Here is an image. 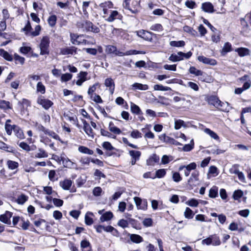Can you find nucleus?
<instances>
[{
	"label": "nucleus",
	"instance_id": "nucleus-1",
	"mask_svg": "<svg viewBox=\"0 0 251 251\" xmlns=\"http://www.w3.org/2000/svg\"><path fill=\"white\" fill-rule=\"evenodd\" d=\"M50 40V37L48 36H44L41 40L39 48L40 49V54H49V46Z\"/></svg>",
	"mask_w": 251,
	"mask_h": 251
},
{
	"label": "nucleus",
	"instance_id": "nucleus-2",
	"mask_svg": "<svg viewBox=\"0 0 251 251\" xmlns=\"http://www.w3.org/2000/svg\"><path fill=\"white\" fill-rule=\"evenodd\" d=\"M37 102L46 110L49 109L53 104L51 100L45 99L44 97L42 96L38 97Z\"/></svg>",
	"mask_w": 251,
	"mask_h": 251
},
{
	"label": "nucleus",
	"instance_id": "nucleus-3",
	"mask_svg": "<svg viewBox=\"0 0 251 251\" xmlns=\"http://www.w3.org/2000/svg\"><path fill=\"white\" fill-rule=\"evenodd\" d=\"M134 202L138 209L146 210L148 207V202L147 200H142L139 197H135L134 198Z\"/></svg>",
	"mask_w": 251,
	"mask_h": 251
},
{
	"label": "nucleus",
	"instance_id": "nucleus-4",
	"mask_svg": "<svg viewBox=\"0 0 251 251\" xmlns=\"http://www.w3.org/2000/svg\"><path fill=\"white\" fill-rule=\"evenodd\" d=\"M137 34L139 37H141L145 40L151 41L152 40V33L144 30H141L137 32Z\"/></svg>",
	"mask_w": 251,
	"mask_h": 251
},
{
	"label": "nucleus",
	"instance_id": "nucleus-5",
	"mask_svg": "<svg viewBox=\"0 0 251 251\" xmlns=\"http://www.w3.org/2000/svg\"><path fill=\"white\" fill-rule=\"evenodd\" d=\"M207 102L209 104L213 105L216 108H218L220 106H222L223 103L216 96H210L207 99Z\"/></svg>",
	"mask_w": 251,
	"mask_h": 251
},
{
	"label": "nucleus",
	"instance_id": "nucleus-6",
	"mask_svg": "<svg viewBox=\"0 0 251 251\" xmlns=\"http://www.w3.org/2000/svg\"><path fill=\"white\" fill-rule=\"evenodd\" d=\"M122 16L116 10H110L109 16L106 19V20L109 22H112L116 19H121Z\"/></svg>",
	"mask_w": 251,
	"mask_h": 251
},
{
	"label": "nucleus",
	"instance_id": "nucleus-7",
	"mask_svg": "<svg viewBox=\"0 0 251 251\" xmlns=\"http://www.w3.org/2000/svg\"><path fill=\"white\" fill-rule=\"evenodd\" d=\"M13 213L10 211H6L4 214L0 215V221L7 224L10 225V218L12 217Z\"/></svg>",
	"mask_w": 251,
	"mask_h": 251
},
{
	"label": "nucleus",
	"instance_id": "nucleus-8",
	"mask_svg": "<svg viewBox=\"0 0 251 251\" xmlns=\"http://www.w3.org/2000/svg\"><path fill=\"white\" fill-rule=\"evenodd\" d=\"M198 59L199 61L205 64H209L212 66H215L217 64V61L214 59L207 58L204 56H199L198 57Z\"/></svg>",
	"mask_w": 251,
	"mask_h": 251
},
{
	"label": "nucleus",
	"instance_id": "nucleus-9",
	"mask_svg": "<svg viewBox=\"0 0 251 251\" xmlns=\"http://www.w3.org/2000/svg\"><path fill=\"white\" fill-rule=\"evenodd\" d=\"M201 9L205 12L213 13L214 12V6L210 2H205L201 4Z\"/></svg>",
	"mask_w": 251,
	"mask_h": 251
},
{
	"label": "nucleus",
	"instance_id": "nucleus-10",
	"mask_svg": "<svg viewBox=\"0 0 251 251\" xmlns=\"http://www.w3.org/2000/svg\"><path fill=\"white\" fill-rule=\"evenodd\" d=\"M159 138L161 141H162L163 142L175 145L178 144V143L173 138L166 136L165 134L160 135L159 136Z\"/></svg>",
	"mask_w": 251,
	"mask_h": 251
},
{
	"label": "nucleus",
	"instance_id": "nucleus-11",
	"mask_svg": "<svg viewBox=\"0 0 251 251\" xmlns=\"http://www.w3.org/2000/svg\"><path fill=\"white\" fill-rule=\"evenodd\" d=\"M104 85L109 88V90L111 94H113L115 89V83L111 78H107L105 80Z\"/></svg>",
	"mask_w": 251,
	"mask_h": 251
},
{
	"label": "nucleus",
	"instance_id": "nucleus-12",
	"mask_svg": "<svg viewBox=\"0 0 251 251\" xmlns=\"http://www.w3.org/2000/svg\"><path fill=\"white\" fill-rule=\"evenodd\" d=\"M83 129L85 133L91 138H94V133L93 129L90 126L89 124L85 121H83Z\"/></svg>",
	"mask_w": 251,
	"mask_h": 251
},
{
	"label": "nucleus",
	"instance_id": "nucleus-13",
	"mask_svg": "<svg viewBox=\"0 0 251 251\" xmlns=\"http://www.w3.org/2000/svg\"><path fill=\"white\" fill-rule=\"evenodd\" d=\"M235 52H237L240 57H244L250 55L251 51L249 49L246 48H238L235 49Z\"/></svg>",
	"mask_w": 251,
	"mask_h": 251
},
{
	"label": "nucleus",
	"instance_id": "nucleus-14",
	"mask_svg": "<svg viewBox=\"0 0 251 251\" xmlns=\"http://www.w3.org/2000/svg\"><path fill=\"white\" fill-rule=\"evenodd\" d=\"M92 23L89 21H84L77 24L78 27L82 28L83 31H90V27H92Z\"/></svg>",
	"mask_w": 251,
	"mask_h": 251
},
{
	"label": "nucleus",
	"instance_id": "nucleus-15",
	"mask_svg": "<svg viewBox=\"0 0 251 251\" xmlns=\"http://www.w3.org/2000/svg\"><path fill=\"white\" fill-rule=\"evenodd\" d=\"M72 185V181L66 179L60 182V186L65 190H68Z\"/></svg>",
	"mask_w": 251,
	"mask_h": 251
},
{
	"label": "nucleus",
	"instance_id": "nucleus-16",
	"mask_svg": "<svg viewBox=\"0 0 251 251\" xmlns=\"http://www.w3.org/2000/svg\"><path fill=\"white\" fill-rule=\"evenodd\" d=\"M181 51L178 52L176 54H172L169 58V60L172 62H177L183 60L182 54H181Z\"/></svg>",
	"mask_w": 251,
	"mask_h": 251
},
{
	"label": "nucleus",
	"instance_id": "nucleus-17",
	"mask_svg": "<svg viewBox=\"0 0 251 251\" xmlns=\"http://www.w3.org/2000/svg\"><path fill=\"white\" fill-rule=\"evenodd\" d=\"M71 37L72 39V43L76 45H79L83 43L84 42H86V40H83L82 41L80 39L81 35H76L75 34H71Z\"/></svg>",
	"mask_w": 251,
	"mask_h": 251
},
{
	"label": "nucleus",
	"instance_id": "nucleus-18",
	"mask_svg": "<svg viewBox=\"0 0 251 251\" xmlns=\"http://www.w3.org/2000/svg\"><path fill=\"white\" fill-rule=\"evenodd\" d=\"M131 241L135 243L139 244L143 241V238L139 235L136 234H129Z\"/></svg>",
	"mask_w": 251,
	"mask_h": 251
},
{
	"label": "nucleus",
	"instance_id": "nucleus-19",
	"mask_svg": "<svg viewBox=\"0 0 251 251\" xmlns=\"http://www.w3.org/2000/svg\"><path fill=\"white\" fill-rule=\"evenodd\" d=\"M232 50L231 44L228 42H226L225 43L222 50L221 54L223 55H225L227 52L231 51Z\"/></svg>",
	"mask_w": 251,
	"mask_h": 251
},
{
	"label": "nucleus",
	"instance_id": "nucleus-20",
	"mask_svg": "<svg viewBox=\"0 0 251 251\" xmlns=\"http://www.w3.org/2000/svg\"><path fill=\"white\" fill-rule=\"evenodd\" d=\"M117 48L116 46L108 45L105 46V52L109 54H114L115 55Z\"/></svg>",
	"mask_w": 251,
	"mask_h": 251
},
{
	"label": "nucleus",
	"instance_id": "nucleus-21",
	"mask_svg": "<svg viewBox=\"0 0 251 251\" xmlns=\"http://www.w3.org/2000/svg\"><path fill=\"white\" fill-rule=\"evenodd\" d=\"M113 216V215L111 212H106L101 216L100 220L101 222L107 221L111 220Z\"/></svg>",
	"mask_w": 251,
	"mask_h": 251
},
{
	"label": "nucleus",
	"instance_id": "nucleus-22",
	"mask_svg": "<svg viewBox=\"0 0 251 251\" xmlns=\"http://www.w3.org/2000/svg\"><path fill=\"white\" fill-rule=\"evenodd\" d=\"M109 130L115 134H120L121 133V130L120 128L114 126L112 122L109 123L108 126Z\"/></svg>",
	"mask_w": 251,
	"mask_h": 251
},
{
	"label": "nucleus",
	"instance_id": "nucleus-23",
	"mask_svg": "<svg viewBox=\"0 0 251 251\" xmlns=\"http://www.w3.org/2000/svg\"><path fill=\"white\" fill-rule=\"evenodd\" d=\"M133 90H147L148 89L149 87L146 84H142L138 83H134L132 85Z\"/></svg>",
	"mask_w": 251,
	"mask_h": 251
},
{
	"label": "nucleus",
	"instance_id": "nucleus-24",
	"mask_svg": "<svg viewBox=\"0 0 251 251\" xmlns=\"http://www.w3.org/2000/svg\"><path fill=\"white\" fill-rule=\"evenodd\" d=\"M130 109L132 113L135 114L136 115H140L142 114V112L140 108V107L134 104V103L131 102L130 104Z\"/></svg>",
	"mask_w": 251,
	"mask_h": 251
},
{
	"label": "nucleus",
	"instance_id": "nucleus-25",
	"mask_svg": "<svg viewBox=\"0 0 251 251\" xmlns=\"http://www.w3.org/2000/svg\"><path fill=\"white\" fill-rule=\"evenodd\" d=\"M14 132L16 137L19 139H22L25 138L24 134L22 129L18 126H15Z\"/></svg>",
	"mask_w": 251,
	"mask_h": 251
},
{
	"label": "nucleus",
	"instance_id": "nucleus-26",
	"mask_svg": "<svg viewBox=\"0 0 251 251\" xmlns=\"http://www.w3.org/2000/svg\"><path fill=\"white\" fill-rule=\"evenodd\" d=\"M0 55L7 61H11L13 60L12 56L3 49H0Z\"/></svg>",
	"mask_w": 251,
	"mask_h": 251
},
{
	"label": "nucleus",
	"instance_id": "nucleus-27",
	"mask_svg": "<svg viewBox=\"0 0 251 251\" xmlns=\"http://www.w3.org/2000/svg\"><path fill=\"white\" fill-rule=\"evenodd\" d=\"M0 108L4 110L11 109L10 103L8 101L0 100Z\"/></svg>",
	"mask_w": 251,
	"mask_h": 251
},
{
	"label": "nucleus",
	"instance_id": "nucleus-28",
	"mask_svg": "<svg viewBox=\"0 0 251 251\" xmlns=\"http://www.w3.org/2000/svg\"><path fill=\"white\" fill-rule=\"evenodd\" d=\"M48 156V153L41 149H39L38 151L34 154V157L37 158H45L47 157Z\"/></svg>",
	"mask_w": 251,
	"mask_h": 251
},
{
	"label": "nucleus",
	"instance_id": "nucleus-29",
	"mask_svg": "<svg viewBox=\"0 0 251 251\" xmlns=\"http://www.w3.org/2000/svg\"><path fill=\"white\" fill-rule=\"evenodd\" d=\"M129 154L132 158L139 160L141 155V152L138 151L131 150L129 151Z\"/></svg>",
	"mask_w": 251,
	"mask_h": 251
},
{
	"label": "nucleus",
	"instance_id": "nucleus-30",
	"mask_svg": "<svg viewBox=\"0 0 251 251\" xmlns=\"http://www.w3.org/2000/svg\"><path fill=\"white\" fill-rule=\"evenodd\" d=\"M80 247L83 251H89L90 243L87 240H83L80 243Z\"/></svg>",
	"mask_w": 251,
	"mask_h": 251
},
{
	"label": "nucleus",
	"instance_id": "nucleus-31",
	"mask_svg": "<svg viewBox=\"0 0 251 251\" xmlns=\"http://www.w3.org/2000/svg\"><path fill=\"white\" fill-rule=\"evenodd\" d=\"M28 197L25 194H21L19 195L16 201L19 204H24L27 200Z\"/></svg>",
	"mask_w": 251,
	"mask_h": 251
},
{
	"label": "nucleus",
	"instance_id": "nucleus-32",
	"mask_svg": "<svg viewBox=\"0 0 251 251\" xmlns=\"http://www.w3.org/2000/svg\"><path fill=\"white\" fill-rule=\"evenodd\" d=\"M218 188L216 186H213L209 191V197L211 198H215L218 196Z\"/></svg>",
	"mask_w": 251,
	"mask_h": 251
},
{
	"label": "nucleus",
	"instance_id": "nucleus-33",
	"mask_svg": "<svg viewBox=\"0 0 251 251\" xmlns=\"http://www.w3.org/2000/svg\"><path fill=\"white\" fill-rule=\"evenodd\" d=\"M78 150L79 152L81 153L89 155H92L94 153L92 150L88 149L87 147L83 146H79L78 147Z\"/></svg>",
	"mask_w": 251,
	"mask_h": 251
},
{
	"label": "nucleus",
	"instance_id": "nucleus-34",
	"mask_svg": "<svg viewBox=\"0 0 251 251\" xmlns=\"http://www.w3.org/2000/svg\"><path fill=\"white\" fill-rule=\"evenodd\" d=\"M7 165L9 169L13 170L17 169L19 164L16 161L9 160L7 162Z\"/></svg>",
	"mask_w": 251,
	"mask_h": 251
},
{
	"label": "nucleus",
	"instance_id": "nucleus-35",
	"mask_svg": "<svg viewBox=\"0 0 251 251\" xmlns=\"http://www.w3.org/2000/svg\"><path fill=\"white\" fill-rule=\"evenodd\" d=\"M185 45V43L184 41H172L170 42V45L175 47H183Z\"/></svg>",
	"mask_w": 251,
	"mask_h": 251
},
{
	"label": "nucleus",
	"instance_id": "nucleus-36",
	"mask_svg": "<svg viewBox=\"0 0 251 251\" xmlns=\"http://www.w3.org/2000/svg\"><path fill=\"white\" fill-rule=\"evenodd\" d=\"M74 52L73 48H65L61 49L60 52L63 55L73 54Z\"/></svg>",
	"mask_w": 251,
	"mask_h": 251
},
{
	"label": "nucleus",
	"instance_id": "nucleus-37",
	"mask_svg": "<svg viewBox=\"0 0 251 251\" xmlns=\"http://www.w3.org/2000/svg\"><path fill=\"white\" fill-rule=\"evenodd\" d=\"M154 90L167 91L171 90V88L167 86H164L161 84H155L153 86Z\"/></svg>",
	"mask_w": 251,
	"mask_h": 251
},
{
	"label": "nucleus",
	"instance_id": "nucleus-38",
	"mask_svg": "<svg viewBox=\"0 0 251 251\" xmlns=\"http://www.w3.org/2000/svg\"><path fill=\"white\" fill-rule=\"evenodd\" d=\"M185 126V123L182 120H175L174 128L176 130L180 129L182 126Z\"/></svg>",
	"mask_w": 251,
	"mask_h": 251
},
{
	"label": "nucleus",
	"instance_id": "nucleus-39",
	"mask_svg": "<svg viewBox=\"0 0 251 251\" xmlns=\"http://www.w3.org/2000/svg\"><path fill=\"white\" fill-rule=\"evenodd\" d=\"M15 126H16V125H11L10 124L5 123V129L6 131V133L8 135H10L12 134V131L14 130Z\"/></svg>",
	"mask_w": 251,
	"mask_h": 251
},
{
	"label": "nucleus",
	"instance_id": "nucleus-40",
	"mask_svg": "<svg viewBox=\"0 0 251 251\" xmlns=\"http://www.w3.org/2000/svg\"><path fill=\"white\" fill-rule=\"evenodd\" d=\"M189 72L196 76L202 75L203 72L201 70L197 69L195 67H191L189 69Z\"/></svg>",
	"mask_w": 251,
	"mask_h": 251
},
{
	"label": "nucleus",
	"instance_id": "nucleus-41",
	"mask_svg": "<svg viewBox=\"0 0 251 251\" xmlns=\"http://www.w3.org/2000/svg\"><path fill=\"white\" fill-rule=\"evenodd\" d=\"M184 216L187 219H192L194 215L193 211L189 207H186L184 213Z\"/></svg>",
	"mask_w": 251,
	"mask_h": 251
},
{
	"label": "nucleus",
	"instance_id": "nucleus-42",
	"mask_svg": "<svg viewBox=\"0 0 251 251\" xmlns=\"http://www.w3.org/2000/svg\"><path fill=\"white\" fill-rule=\"evenodd\" d=\"M166 174V170L164 169H159L155 172V177L157 178H162Z\"/></svg>",
	"mask_w": 251,
	"mask_h": 251
},
{
	"label": "nucleus",
	"instance_id": "nucleus-43",
	"mask_svg": "<svg viewBox=\"0 0 251 251\" xmlns=\"http://www.w3.org/2000/svg\"><path fill=\"white\" fill-rule=\"evenodd\" d=\"M99 85H100L99 83H96L89 87L87 93L90 96L91 98H92V97L94 95L93 93L96 91L97 87Z\"/></svg>",
	"mask_w": 251,
	"mask_h": 251
},
{
	"label": "nucleus",
	"instance_id": "nucleus-44",
	"mask_svg": "<svg viewBox=\"0 0 251 251\" xmlns=\"http://www.w3.org/2000/svg\"><path fill=\"white\" fill-rule=\"evenodd\" d=\"M18 104L22 105L24 108H27L28 107H30L31 106L30 101L25 99H23L22 101H19Z\"/></svg>",
	"mask_w": 251,
	"mask_h": 251
},
{
	"label": "nucleus",
	"instance_id": "nucleus-45",
	"mask_svg": "<svg viewBox=\"0 0 251 251\" xmlns=\"http://www.w3.org/2000/svg\"><path fill=\"white\" fill-rule=\"evenodd\" d=\"M56 20V16L54 15H51L49 18L48 20V24L50 26L52 27L55 25Z\"/></svg>",
	"mask_w": 251,
	"mask_h": 251
},
{
	"label": "nucleus",
	"instance_id": "nucleus-46",
	"mask_svg": "<svg viewBox=\"0 0 251 251\" xmlns=\"http://www.w3.org/2000/svg\"><path fill=\"white\" fill-rule=\"evenodd\" d=\"M212 242V245L219 246L221 244V241L218 236L216 235H211Z\"/></svg>",
	"mask_w": 251,
	"mask_h": 251
},
{
	"label": "nucleus",
	"instance_id": "nucleus-47",
	"mask_svg": "<svg viewBox=\"0 0 251 251\" xmlns=\"http://www.w3.org/2000/svg\"><path fill=\"white\" fill-rule=\"evenodd\" d=\"M158 100L157 102L160 103L162 104H164L168 105L169 104V99L165 98L163 96H159L158 97Z\"/></svg>",
	"mask_w": 251,
	"mask_h": 251
},
{
	"label": "nucleus",
	"instance_id": "nucleus-48",
	"mask_svg": "<svg viewBox=\"0 0 251 251\" xmlns=\"http://www.w3.org/2000/svg\"><path fill=\"white\" fill-rule=\"evenodd\" d=\"M37 91L44 94L46 92L45 86L41 82H39L37 84Z\"/></svg>",
	"mask_w": 251,
	"mask_h": 251
},
{
	"label": "nucleus",
	"instance_id": "nucleus-49",
	"mask_svg": "<svg viewBox=\"0 0 251 251\" xmlns=\"http://www.w3.org/2000/svg\"><path fill=\"white\" fill-rule=\"evenodd\" d=\"M194 141L192 139L190 142V144H186L183 147V150L185 151H189L194 148Z\"/></svg>",
	"mask_w": 251,
	"mask_h": 251
},
{
	"label": "nucleus",
	"instance_id": "nucleus-50",
	"mask_svg": "<svg viewBox=\"0 0 251 251\" xmlns=\"http://www.w3.org/2000/svg\"><path fill=\"white\" fill-rule=\"evenodd\" d=\"M130 136L134 139L140 138L142 137V133L138 130H133L130 133Z\"/></svg>",
	"mask_w": 251,
	"mask_h": 251
},
{
	"label": "nucleus",
	"instance_id": "nucleus-51",
	"mask_svg": "<svg viewBox=\"0 0 251 251\" xmlns=\"http://www.w3.org/2000/svg\"><path fill=\"white\" fill-rule=\"evenodd\" d=\"M150 29L153 31H161L163 30V27L160 24H155L151 26Z\"/></svg>",
	"mask_w": 251,
	"mask_h": 251
},
{
	"label": "nucleus",
	"instance_id": "nucleus-52",
	"mask_svg": "<svg viewBox=\"0 0 251 251\" xmlns=\"http://www.w3.org/2000/svg\"><path fill=\"white\" fill-rule=\"evenodd\" d=\"M239 165L235 164L232 166V167L229 169V172L230 174H235L237 175L238 174V173L240 172L239 169H238Z\"/></svg>",
	"mask_w": 251,
	"mask_h": 251
},
{
	"label": "nucleus",
	"instance_id": "nucleus-53",
	"mask_svg": "<svg viewBox=\"0 0 251 251\" xmlns=\"http://www.w3.org/2000/svg\"><path fill=\"white\" fill-rule=\"evenodd\" d=\"M72 77V75L69 73H66L62 75L61 77V80L62 81H68L71 79Z\"/></svg>",
	"mask_w": 251,
	"mask_h": 251
},
{
	"label": "nucleus",
	"instance_id": "nucleus-54",
	"mask_svg": "<svg viewBox=\"0 0 251 251\" xmlns=\"http://www.w3.org/2000/svg\"><path fill=\"white\" fill-rule=\"evenodd\" d=\"M104 231L106 232H113V235H115V234L118 232L117 230L111 226H104Z\"/></svg>",
	"mask_w": 251,
	"mask_h": 251
},
{
	"label": "nucleus",
	"instance_id": "nucleus-55",
	"mask_svg": "<svg viewBox=\"0 0 251 251\" xmlns=\"http://www.w3.org/2000/svg\"><path fill=\"white\" fill-rule=\"evenodd\" d=\"M102 192V189L100 187H96L93 189V194L95 196H100Z\"/></svg>",
	"mask_w": 251,
	"mask_h": 251
},
{
	"label": "nucleus",
	"instance_id": "nucleus-56",
	"mask_svg": "<svg viewBox=\"0 0 251 251\" xmlns=\"http://www.w3.org/2000/svg\"><path fill=\"white\" fill-rule=\"evenodd\" d=\"M186 203L191 207H197L199 204L198 201L195 199H191L187 201Z\"/></svg>",
	"mask_w": 251,
	"mask_h": 251
},
{
	"label": "nucleus",
	"instance_id": "nucleus-57",
	"mask_svg": "<svg viewBox=\"0 0 251 251\" xmlns=\"http://www.w3.org/2000/svg\"><path fill=\"white\" fill-rule=\"evenodd\" d=\"M132 53V52L131 51V50H129L126 51L125 52H124L122 51H120L117 50V51L116 52L115 55L118 56H123L125 55H131Z\"/></svg>",
	"mask_w": 251,
	"mask_h": 251
},
{
	"label": "nucleus",
	"instance_id": "nucleus-58",
	"mask_svg": "<svg viewBox=\"0 0 251 251\" xmlns=\"http://www.w3.org/2000/svg\"><path fill=\"white\" fill-rule=\"evenodd\" d=\"M205 132L208 134L212 138L214 139H217L219 138L218 136L216 133L209 128H206L205 129Z\"/></svg>",
	"mask_w": 251,
	"mask_h": 251
},
{
	"label": "nucleus",
	"instance_id": "nucleus-59",
	"mask_svg": "<svg viewBox=\"0 0 251 251\" xmlns=\"http://www.w3.org/2000/svg\"><path fill=\"white\" fill-rule=\"evenodd\" d=\"M242 196H243V192L240 190H236L234 192L233 195V197L234 200H238L239 199H240V198H241Z\"/></svg>",
	"mask_w": 251,
	"mask_h": 251
},
{
	"label": "nucleus",
	"instance_id": "nucleus-60",
	"mask_svg": "<svg viewBox=\"0 0 251 251\" xmlns=\"http://www.w3.org/2000/svg\"><path fill=\"white\" fill-rule=\"evenodd\" d=\"M173 179L175 182H178L180 181L182 179L179 173L175 172L173 174Z\"/></svg>",
	"mask_w": 251,
	"mask_h": 251
},
{
	"label": "nucleus",
	"instance_id": "nucleus-61",
	"mask_svg": "<svg viewBox=\"0 0 251 251\" xmlns=\"http://www.w3.org/2000/svg\"><path fill=\"white\" fill-rule=\"evenodd\" d=\"M152 220L151 218H145L143 221V224L146 227L152 226Z\"/></svg>",
	"mask_w": 251,
	"mask_h": 251
},
{
	"label": "nucleus",
	"instance_id": "nucleus-62",
	"mask_svg": "<svg viewBox=\"0 0 251 251\" xmlns=\"http://www.w3.org/2000/svg\"><path fill=\"white\" fill-rule=\"evenodd\" d=\"M41 26L39 25H37L35 27V30L34 31L32 32L31 33V35L33 36H37L40 34V30H41Z\"/></svg>",
	"mask_w": 251,
	"mask_h": 251
},
{
	"label": "nucleus",
	"instance_id": "nucleus-63",
	"mask_svg": "<svg viewBox=\"0 0 251 251\" xmlns=\"http://www.w3.org/2000/svg\"><path fill=\"white\" fill-rule=\"evenodd\" d=\"M187 86L189 87H190L192 89L194 90V91H197L199 90V88L198 85L193 82L189 81L187 83Z\"/></svg>",
	"mask_w": 251,
	"mask_h": 251
},
{
	"label": "nucleus",
	"instance_id": "nucleus-64",
	"mask_svg": "<svg viewBox=\"0 0 251 251\" xmlns=\"http://www.w3.org/2000/svg\"><path fill=\"white\" fill-rule=\"evenodd\" d=\"M14 59L16 61H18L21 65H23L25 62V58L15 53L14 54Z\"/></svg>",
	"mask_w": 251,
	"mask_h": 251
}]
</instances>
